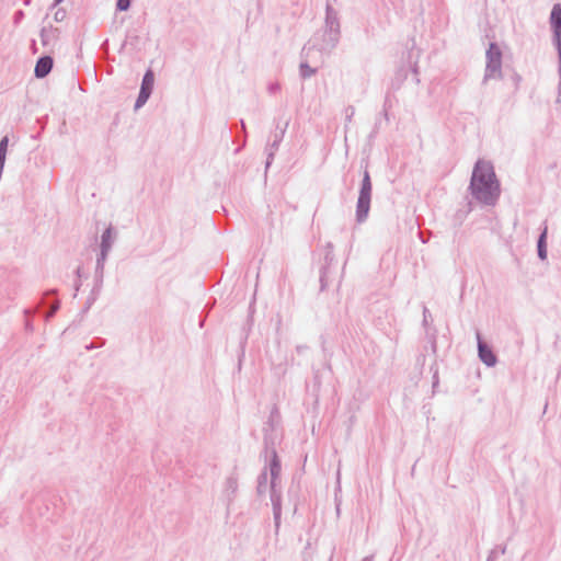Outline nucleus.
Wrapping results in <instances>:
<instances>
[{
  "label": "nucleus",
  "mask_w": 561,
  "mask_h": 561,
  "mask_svg": "<svg viewBox=\"0 0 561 561\" xmlns=\"http://www.w3.org/2000/svg\"><path fill=\"white\" fill-rule=\"evenodd\" d=\"M470 186L477 199L492 203L499 193L493 168L486 162L479 161L474 167Z\"/></svg>",
  "instance_id": "f257e3e1"
},
{
  "label": "nucleus",
  "mask_w": 561,
  "mask_h": 561,
  "mask_svg": "<svg viewBox=\"0 0 561 561\" xmlns=\"http://www.w3.org/2000/svg\"><path fill=\"white\" fill-rule=\"evenodd\" d=\"M550 24L553 32V41L561 39V4L553 5L550 14Z\"/></svg>",
  "instance_id": "f03ea898"
},
{
  "label": "nucleus",
  "mask_w": 561,
  "mask_h": 561,
  "mask_svg": "<svg viewBox=\"0 0 561 561\" xmlns=\"http://www.w3.org/2000/svg\"><path fill=\"white\" fill-rule=\"evenodd\" d=\"M370 206V195L359 193L357 202V218L363 220L367 217Z\"/></svg>",
  "instance_id": "7ed1b4c3"
},
{
  "label": "nucleus",
  "mask_w": 561,
  "mask_h": 561,
  "mask_svg": "<svg viewBox=\"0 0 561 561\" xmlns=\"http://www.w3.org/2000/svg\"><path fill=\"white\" fill-rule=\"evenodd\" d=\"M479 356L481 360L486 364L488 366H493L496 362L495 355L493 354L492 350L479 341Z\"/></svg>",
  "instance_id": "20e7f679"
},
{
  "label": "nucleus",
  "mask_w": 561,
  "mask_h": 561,
  "mask_svg": "<svg viewBox=\"0 0 561 561\" xmlns=\"http://www.w3.org/2000/svg\"><path fill=\"white\" fill-rule=\"evenodd\" d=\"M53 67V60L50 57L41 58L35 67V75L39 78L45 77Z\"/></svg>",
  "instance_id": "39448f33"
},
{
  "label": "nucleus",
  "mask_w": 561,
  "mask_h": 561,
  "mask_svg": "<svg viewBox=\"0 0 561 561\" xmlns=\"http://www.w3.org/2000/svg\"><path fill=\"white\" fill-rule=\"evenodd\" d=\"M154 83V76L151 70H148L142 79L141 91L151 93Z\"/></svg>",
  "instance_id": "423d86ee"
},
{
  "label": "nucleus",
  "mask_w": 561,
  "mask_h": 561,
  "mask_svg": "<svg viewBox=\"0 0 561 561\" xmlns=\"http://www.w3.org/2000/svg\"><path fill=\"white\" fill-rule=\"evenodd\" d=\"M8 145H9V138L8 137L2 138V140L0 141V172L2 171L4 162H5Z\"/></svg>",
  "instance_id": "0eeeda50"
},
{
  "label": "nucleus",
  "mask_w": 561,
  "mask_h": 561,
  "mask_svg": "<svg viewBox=\"0 0 561 561\" xmlns=\"http://www.w3.org/2000/svg\"><path fill=\"white\" fill-rule=\"evenodd\" d=\"M360 193L366 195L371 194V183L368 172H365Z\"/></svg>",
  "instance_id": "6e6552de"
},
{
  "label": "nucleus",
  "mask_w": 561,
  "mask_h": 561,
  "mask_svg": "<svg viewBox=\"0 0 561 561\" xmlns=\"http://www.w3.org/2000/svg\"><path fill=\"white\" fill-rule=\"evenodd\" d=\"M546 236H547V230H545L542 232V234L540 236L539 241H538V254H539L540 259H542V260L546 259V248H545Z\"/></svg>",
  "instance_id": "1a4fd4ad"
},
{
  "label": "nucleus",
  "mask_w": 561,
  "mask_h": 561,
  "mask_svg": "<svg viewBox=\"0 0 561 561\" xmlns=\"http://www.w3.org/2000/svg\"><path fill=\"white\" fill-rule=\"evenodd\" d=\"M150 94H151V93H149V92H145V91H141V90H140L139 95H138V99H137V101H136V105H135V107H136V108L141 107V106L147 102V100L149 99Z\"/></svg>",
  "instance_id": "9d476101"
},
{
  "label": "nucleus",
  "mask_w": 561,
  "mask_h": 561,
  "mask_svg": "<svg viewBox=\"0 0 561 561\" xmlns=\"http://www.w3.org/2000/svg\"><path fill=\"white\" fill-rule=\"evenodd\" d=\"M150 94H151V93H149V92H145V91H141V90H140L139 95H138V99H137V101H136V105H135V107H136V108L141 107V106L147 102V100L149 99Z\"/></svg>",
  "instance_id": "9b49d317"
},
{
  "label": "nucleus",
  "mask_w": 561,
  "mask_h": 561,
  "mask_svg": "<svg viewBox=\"0 0 561 561\" xmlns=\"http://www.w3.org/2000/svg\"><path fill=\"white\" fill-rule=\"evenodd\" d=\"M129 5H130V0H118L117 1V8L121 11L127 10L129 8Z\"/></svg>",
  "instance_id": "f8f14e48"
}]
</instances>
